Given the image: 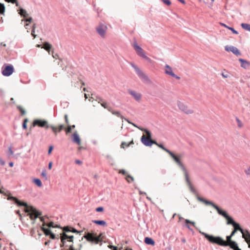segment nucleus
<instances>
[{
    "mask_svg": "<svg viewBox=\"0 0 250 250\" xmlns=\"http://www.w3.org/2000/svg\"><path fill=\"white\" fill-rule=\"evenodd\" d=\"M8 200L14 201L16 204L19 206H24L26 208L25 211L28 213V215L29 216L31 220H35L38 217H40V220L42 222V227H44L46 225V223L44 221V217H41L42 215L41 212L37 210L36 208H34L32 206H28L26 203L21 202L19 201L17 198L13 196H8Z\"/></svg>",
    "mask_w": 250,
    "mask_h": 250,
    "instance_id": "nucleus-1",
    "label": "nucleus"
},
{
    "mask_svg": "<svg viewBox=\"0 0 250 250\" xmlns=\"http://www.w3.org/2000/svg\"><path fill=\"white\" fill-rule=\"evenodd\" d=\"M132 125L135 127L139 128L140 130L144 131L145 134H144L141 139L142 143L145 145L146 146H151L153 144H155L157 145L159 147L161 148L165 151L167 152L168 154L170 152V151L166 147L162 144H158L155 141L152 140L151 139V132L147 130L146 129H145L142 127H138L132 124Z\"/></svg>",
    "mask_w": 250,
    "mask_h": 250,
    "instance_id": "nucleus-2",
    "label": "nucleus"
},
{
    "mask_svg": "<svg viewBox=\"0 0 250 250\" xmlns=\"http://www.w3.org/2000/svg\"><path fill=\"white\" fill-rule=\"evenodd\" d=\"M63 230L64 232H63L60 234V239L61 241V243L60 244L61 247H63L64 246L66 240L70 242H72L74 238L73 235L69 236L65 233V232H71V228H70L68 226L65 227L63 228Z\"/></svg>",
    "mask_w": 250,
    "mask_h": 250,
    "instance_id": "nucleus-3",
    "label": "nucleus"
},
{
    "mask_svg": "<svg viewBox=\"0 0 250 250\" xmlns=\"http://www.w3.org/2000/svg\"><path fill=\"white\" fill-rule=\"evenodd\" d=\"M131 45L138 56L147 61L149 62L151 61L150 59L146 55L145 51L138 44L136 40H134Z\"/></svg>",
    "mask_w": 250,
    "mask_h": 250,
    "instance_id": "nucleus-4",
    "label": "nucleus"
},
{
    "mask_svg": "<svg viewBox=\"0 0 250 250\" xmlns=\"http://www.w3.org/2000/svg\"><path fill=\"white\" fill-rule=\"evenodd\" d=\"M199 232L204 236V237L211 243L217 244L220 246H223V239L219 236H214L209 235L204 232L200 231Z\"/></svg>",
    "mask_w": 250,
    "mask_h": 250,
    "instance_id": "nucleus-5",
    "label": "nucleus"
},
{
    "mask_svg": "<svg viewBox=\"0 0 250 250\" xmlns=\"http://www.w3.org/2000/svg\"><path fill=\"white\" fill-rule=\"evenodd\" d=\"M170 157L175 161V162L177 163V164L179 166V167L181 168L182 170L183 171L184 174H186L188 173V171L184 166V165L182 163L181 159L182 158V156H177L175 155L173 152L170 151L168 154Z\"/></svg>",
    "mask_w": 250,
    "mask_h": 250,
    "instance_id": "nucleus-6",
    "label": "nucleus"
},
{
    "mask_svg": "<svg viewBox=\"0 0 250 250\" xmlns=\"http://www.w3.org/2000/svg\"><path fill=\"white\" fill-rule=\"evenodd\" d=\"M96 31L98 34L102 38H104L106 36L107 27L105 24L100 23L96 28Z\"/></svg>",
    "mask_w": 250,
    "mask_h": 250,
    "instance_id": "nucleus-7",
    "label": "nucleus"
},
{
    "mask_svg": "<svg viewBox=\"0 0 250 250\" xmlns=\"http://www.w3.org/2000/svg\"><path fill=\"white\" fill-rule=\"evenodd\" d=\"M14 72V68L12 65L4 64L2 67V74L4 76H9Z\"/></svg>",
    "mask_w": 250,
    "mask_h": 250,
    "instance_id": "nucleus-8",
    "label": "nucleus"
},
{
    "mask_svg": "<svg viewBox=\"0 0 250 250\" xmlns=\"http://www.w3.org/2000/svg\"><path fill=\"white\" fill-rule=\"evenodd\" d=\"M84 237L87 241L92 242L95 244H98L100 242L99 237H97V236L94 233L88 232Z\"/></svg>",
    "mask_w": 250,
    "mask_h": 250,
    "instance_id": "nucleus-9",
    "label": "nucleus"
},
{
    "mask_svg": "<svg viewBox=\"0 0 250 250\" xmlns=\"http://www.w3.org/2000/svg\"><path fill=\"white\" fill-rule=\"evenodd\" d=\"M165 73L171 77L175 78L176 80L180 79V77L173 72L171 67L168 64H166L165 66Z\"/></svg>",
    "mask_w": 250,
    "mask_h": 250,
    "instance_id": "nucleus-10",
    "label": "nucleus"
},
{
    "mask_svg": "<svg viewBox=\"0 0 250 250\" xmlns=\"http://www.w3.org/2000/svg\"><path fill=\"white\" fill-rule=\"evenodd\" d=\"M36 125L42 127H45L46 128H48L49 127L47 125V122L46 121L40 119H36L33 121V126H35Z\"/></svg>",
    "mask_w": 250,
    "mask_h": 250,
    "instance_id": "nucleus-11",
    "label": "nucleus"
},
{
    "mask_svg": "<svg viewBox=\"0 0 250 250\" xmlns=\"http://www.w3.org/2000/svg\"><path fill=\"white\" fill-rule=\"evenodd\" d=\"M219 214L224 216L227 220V224H231L233 225L235 223L234 220L230 217L227 212L225 211H223L220 209V210L218 212Z\"/></svg>",
    "mask_w": 250,
    "mask_h": 250,
    "instance_id": "nucleus-12",
    "label": "nucleus"
},
{
    "mask_svg": "<svg viewBox=\"0 0 250 250\" xmlns=\"http://www.w3.org/2000/svg\"><path fill=\"white\" fill-rule=\"evenodd\" d=\"M128 92L136 101H139L141 100L142 97L141 94L131 89H128Z\"/></svg>",
    "mask_w": 250,
    "mask_h": 250,
    "instance_id": "nucleus-13",
    "label": "nucleus"
},
{
    "mask_svg": "<svg viewBox=\"0 0 250 250\" xmlns=\"http://www.w3.org/2000/svg\"><path fill=\"white\" fill-rule=\"evenodd\" d=\"M238 61L241 63V67L245 69H248L250 67V61L242 58L238 59Z\"/></svg>",
    "mask_w": 250,
    "mask_h": 250,
    "instance_id": "nucleus-14",
    "label": "nucleus"
},
{
    "mask_svg": "<svg viewBox=\"0 0 250 250\" xmlns=\"http://www.w3.org/2000/svg\"><path fill=\"white\" fill-rule=\"evenodd\" d=\"M184 176L185 177V178H186V182L187 183V185L188 187V188H189L190 189V190L193 192V193H196V189H195V188L193 187V186H192L190 180H189V176H188V173H187V175L186 174H184Z\"/></svg>",
    "mask_w": 250,
    "mask_h": 250,
    "instance_id": "nucleus-15",
    "label": "nucleus"
},
{
    "mask_svg": "<svg viewBox=\"0 0 250 250\" xmlns=\"http://www.w3.org/2000/svg\"><path fill=\"white\" fill-rule=\"evenodd\" d=\"M198 199H199V200H200V201L204 203L206 205L211 206L212 207H213L218 212L220 210V208L217 205H216L213 203H212V202H211L210 201L206 200H205V199H204L203 198H199Z\"/></svg>",
    "mask_w": 250,
    "mask_h": 250,
    "instance_id": "nucleus-16",
    "label": "nucleus"
},
{
    "mask_svg": "<svg viewBox=\"0 0 250 250\" xmlns=\"http://www.w3.org/2000/svg\"><path fill=\"white\" fill-rule=\"evenodd\" d=\"M242 234L243 238L245 239L249 247V245H250V232L248 230L246 229L243 230Z\"/></svg>",
    "mask_w": 250,
    "mask_h": 250,
    "instance_id": "nucleus-17",
    "label": "nucleus"
},
{
    "mask_svg": "<svg viewBox=\"0 0 250 250\" xmlns=\"http://www.w3.org/2000/svg\"><path fill=\"white\" fill-rule=\"evenodd\" d=\"M135 70L140 78L146 80L148 79L147 76L138 67L135 68Z\"/></svg>",
    "mask_w": 250,
    "mask_h": 250,
    "instance_id": "nucleus-18",
    "label": "nucleus"
},
{
    "mask_svg": "<svg viewBox=\"0 0 250 250\" xmlns=\"http://www.w3.org/2000/svg\"><path fill=\"white\" fill-rule=\"evenodd\" d=\"M50 127L52 129V131L56 136L57 132H60L61 130H62L63 129L64 126L63 125H60L58 126L51 125Z\"/></svg>",
    "mask_w": 250,
    "mask_h": 250,
    "instance_id": "nucleus-19",
    "label": "nucleus"
},
{
    "mask_svg": "<svg viewBox=\"0 0 250 250\" xmlns=\"http://www.w3.org/2000/svg\"><path fill=\"white\" fill-rule=\"evenodd\" d=\"M72 141L74 143H76L78 145H81V142L80 137L77 132H75L72 136Z\"/></svg>",
    "mask_w": 250,
    "mask_h": 250,
    "instance_id": "nucleus-20",
    "label": "nucleus"
},
{
    "mask_svg": "<svg viewBox=\"0 0 250 250\" xmlns=\"http://www.w3.org/2000/svg\"><path fill=\"white\" fill-rule=\"evenodd\" d=\"M225 246H229L233 250H241L238 247L237 244L234 241L230 242L229 244L226 243L225 244Z\"/></svg>",
    "mask_w": 250,
    "mask_h": 250,
    "instance_id": "nucleus-21",
    "label": "nucleus"
},
{
    "mask_svg": "<svg viewBox=\"0 0 250 250\" xmlns=\"http://www.w3.org/2000/svg\"><path fill=\"white\" fill-rule=\"evenodd\" d=\"M220 25L223 26V27H224L226 28H227L228 29L230 30L232 33L233 34H238V32L237 31H236L233 27H231V26H229L228 25H227V24H226L225 23H220Z\"/></svg>",
    "mask_w": 250,
    "mask_h": 250,
    "instance_id": "nucleus-22",
    "label": "nucleus"
},
{
    "mask_svg": "<svg viewBox=\"0 0 250 250\" xmlns=\"http://www.w3.org/2000/svg\"><path fill=\"white\" fill-rule=\"evenodd\" d=\"M52 45L48 42H45L43 44V47L45 50H46L49 53H50V49L52 48Z\"/></svg>",
    "mask_w": 250,
    "mask_h": 250,
    "instance_id": "nucleus-23",
    "label": "nucleus"
},
{
    "mask_svg": "<svg viewBox=\"0 0 250 250\" xmlns=\"http://www.w3.org/2000/svg\"><path fill=\"white\" fill-rule=\"evenodd\" d=\"M92 222L96 225L103 226H107V223L104 220H93Z\"/></svg>",
    "mask_w": 250,
    "mask_h": 250,
    "instance_id": "nucleus-24",
    "label": "nucleus"
},
{
    "mask_svg": "<svg viewBox=\"0 0 250 250\" xmlns=\"http://www.w3.org/2000/svg\"><path fill=\"white\" fill-rule=\"evenodd\" d=\"M98 102L99 103H100L101 105L104 108H110V107L109 105V103L104 101L102 99H100V100Z\"/></svg>",
    "mask_w": 250,
    "mask_h": 250,
    "instance_id": "nucleus-25",
    "label": "nucleus"
},
{
    "mask_svg": "<svg viewBox=\"0 0 250 250\" xmlns=\"http://www.w3.org/2000/svg\"><path fill=\"white\" fill-rule=\"evenodd\" d=\"M240 25L243 29L245 30L250 31V24L247 23H242Z\"/></svg>",
    "mask_w": 250,
    "mask_h": 250,
    "instance_id": "nucleus-26",
    "label": "nucleus"
},
{
    "mask_svg": "<svg viewBox=\"0 0 250 250\" xmlns=\"http://www.w3.org/2000/svg\"><path fill=\"white\" fill-rule=\"evenodd\" d=\"M232 53L236 55V56H240L242 55V53L236 47H234Z\"/></svg>",
    "mask_w": 250,
    "mask_h": 250,
    "instance_id": "nucleus-27",
    "label": "nucleus"
},
{
    "mask_svg": "<svg viewBox=\"0 0 250 250\" xmlns=\"http://www.w3.org/2000/svg\"><path fill=\"white\" fill-rule=\"evenodd\" d=\"M145 242L148 245H154L155 244V242L153 240L149 237H146L145 239Z\"/></svg>",
    "mask_w": 250,
    "mask_h": 250,
    "instance_id": "nucleus-28",
    "label": "nucleus"
},
{
    "mask_svg": "<svg viewBox=\"0 0 250 250\" xmlns=\"http://www.w3.org/2000/svg\"><path fill=\"white\" fill-rule=\"evenodd\" d=\"M233 226L234 227V229H235L236 231L237 230H239L240 231L241 233L243 231L244 229H242L240 227V225L238 224V223H236V222H235L234 224H233Z\"/></svg>",
    "mask_w": 250,
    "mask_h": 250,
    "instance_id": "nucleus-29",
    "label": "nucleus"
},
{
    "mask_svg": "<svg viewBox=\"0 0 250 250\" xmlns=\"http://www.w3.org/2000/svg\"><path fill=\"white\" fill-rule=\"evenodd\" d=\"M19 13L21 16L24 17V18L27 17L28 16V14L27 13V12L25 10L21 8L20 9V12Z\"/></svg>",
    "mask_w": 250,
    "mask_h": 250,
    "instance_id": "nucleus-30",
    "label": "nucleus"
},
{
    "mask_svg": "<svg viewBox=\"0 0 250 250\" xmlns=\"http://www.w3.org/2000/svg\"><path fill=\"white\" fill-rule=\"evenodd\" d=\"M33 182L39 187H42V183L41 180L39 179H37V178L34 179L33 180Z\"/></svg>",
    "mask_w": 250,
    "mask_h": 250,
    "instance_id": "nucleus-31",
    "label": "nucleus"
},
{
    "mask_svg": "<svg viewBox=\"0 0 250 250\" xmlns=\"http://www.w3.org/2000/svg\"><path fill=\"white\" fill-rule=\"evenodd\" d=\"M178 106L179 109H186V108H188L187 105H186L180 101L178 102Z\"/></svg>",
    "mask_w": 250,
    "mask_h": 250,
    "instance_id": "nucleus-32",
    "label": "nucleus"
},
{
    "mask_svg": "<svg viewBox=\"0 0 250 250\" xmlns=\"http://www.w3.org/2000/svg\"><path fill=\"white\" fill-rule=\"evenodd\" d=\"M42 230L44 232L46 235H49L52 232L51 231L48 229H45L44 227H41Z\"/></svg>",
    "mask_w": 250,
    "mask_h": 250,
    "instance_id": "nucleus-33",
    "label": "nucleus"
},
{
    "mask_svg": "<svg viewBox=\"0 0 250 250\" xmlns=\"http://www.w3.org/2000/svg\"><path fill=\"white\" fill-rule=\"evenodd\" d=\"M231 237L232 236L229 235V236H227L226 238H227V241H225L223 240V246H225V244H229L230 243V242H233V241L231 240Z\"/></svg>",
    "mask_w": 250,
    "mask_h": 250,
    "instance_id": "nucleus-34",
    "label": "nucleus"
},
{
    "mask_svg": "<svg viewBox=\"0 0 250 250\" xmlns=\"http://www.w3.org/2000/svg\"><path fill=\"white\" fill-rule=\"evenodd\" d=\"M82 245H80L78 247H75L74 245H71L69 246V250H80Z\"/></svg>",
    "mask_w": 250,
    "mask_h": 250,
    "instance_id": "nucleus-35",
    "label": "nucleus"
},
{
    "mask_svg": "<svg viewBox=\"0 0 250 250\" xmlns=\"http://www.w3.org/2000/svg\"><path fill=\"white\" fill-rule=\"evenodd\" d=\"M234 46L231 45H226L225 46V50L227 52H231L233 50V49Z\"/></svg>",
    "mask_w": 250,
    "mask_h": 250,
    "instance_id": "nucleus-36",
    "label": "nucleus"
},
{
    "mask_svg": "<svg viewBox=\"0 0 250 250\" xmlns=\"http://www.w3.org/2000/svg\"><path fill=\"white\" fill-rule=\"evenodd\" d=\"M185 222L186 223V226L187 227L188 229H190V227L188 225V224H191L193 226L195 227V223L194 222H192L189 220H188V219H186L185 220Z\"/></svg>",
    "mask_w": 250,
    "mask_h": 250,
    "instance_id": "nucleus-37",
    "label": "nucleus"
},
{
    "mask_svg": "<svg viewBox=\"0 0 250 250\" xmlns=\"http://www.w3.org/2000/svg\"><path fill=\"white\" fill-rule=\"evenodd\" d=\"M236 121L237 122V126H238V127H239V128L242 127L243 126V124L242 122L237 117L236 118Z\"/></svg>",
    "mask_w": 250,
    "mask_h": 250,
    "instance_id": "nucleus-38",
    "label": "nucleus"
},
{
    "mask_svg": "<svg viewBox=\"0 0 250 250\" xmlns=\"http://www.w3.org/2000/svg\"><path fill=\"white\" fill-rule=\"evenodd\" d=\"M126 180H127L128 183H131L134 181V178L130 175H126Z\"/></svg>",
    "mask_w": 250,
    "mask_h": 250,
    "instance_id": "nucleus-39",
    "label": "nucleus"
},
{
    "mask_svg": "<svg viewBox=\"0 0 250 250\" xmlns=\"http://www.w3.org/2000/svg\"><path fill=\"white\" fill-rule=\"evenodd\" d=\"M167 6H170L171 4V2L170 0H160Z\"/></svg>",
    "mask_w": 250,
    "mask_h": 250,
    "instance_id": "nucleus-40",
    "label": "nucleus"
},
{
    "mask_svg": "<svg viewBox=\"0 0 250 250\" xmlns=\"http://www.w3.org/2000/svg\"><path fill=\"white\" fill-rule=\"evenodd\" d=\"M35 28H36V25H35V24H34L33 26L32 30L31 31V35L34 37V39H35L36 37V35L35 34Z\"/></svg>",
    "mask_w": 250,
    "mask_h": 250,
    "instance_id": "nucleus-41",
    "label": "nucleus"
},
{
    "mask_svg": "<svg viewBox=\"0 0 250 250\" xmlns=\"http://www.w3.org/2000/svg\"><path fill=\"white\" fill-rule=\"evenodd\" d=\"M5 7L3 4L0 3V14H3L4 12Z\"/></svg>",
    "mask_w": 250,
    "mask_h": 250,
    "instance_id": "nucleus-42",
    "label": "nucleus"
},
{
    "mask_svg": "<svg viewBox=\"0 0 250 250\" xmlns=\"http://www.w3.org/2000/svg\"><path fill=\"white\" fill-rule=\"evenodd\" d=\"M45 226H47V227H48L49 228H56V227H58L57 226H55L54 225V223L53 222H50V223H49L48 224H46Z\"/></svg>",
    "mask_w": 250,
    "mask_h": 250,
    "instance_id": "nucleus-43",
    "label": "nucleus"
},
{
    "mask_svg": "<svg viewBox=\"0 0 250 250\" xmlns=\"http://www.w3.org/2000/svg\"><path fill=\"white\" fill-rule=\"evenodd\" d=\"M6 1L8 2H11L12 3H15L17 6H18V2L17 0H5Z\"/></svg>",
    "mask_w": 250,
    "mask_h": 250,
    "instance_id": "nucleus-44",
    "label": "nucleus"
},
{
    "mask_svg": "<svg viewBox=\"0 0 250 250\" xmlns=\"http://www.w3.org/2000/svg\"><path fill=\"white\" fill-rule=\"evenodd\" d=\"M27 122H28V120L27 119H24V122L22 124V127L24 129H26V128H27L26 123Z\"/></svg>",
    "mask_w": 250,
    "mask_h": 250,
    "instance_id": "nucleus-45",
    "label": "nucleus"
},
{
    "mask_svg": "<svg viewBox=\"0 0 250 250\" xmlns=\"http://www.w3.org/2000/svg\"><path fill=\"white\" fill-rule=\"evenodd\" d=\"M42 176L45 178V179H47V175H46V172L45 170H42Z\"/></svg>",
    "mask_w": 250,
    "mask_h": 250,
    "instance_id": "nucleus-46",
    "label": "nucleus"
},
{
    "mask_svg": "<svg viewBox=\"0 0 250 250\" xmlns=\"http://www.w3.org/2000/svg\"><path fill=\"white\" fill-rule=\"evenodd\" d=\"M65 131L66 134H68V133L70 132L71 130V126H69V125L68 127L66 128H65Z\"/></svg>",
    "mask_w": 250,
    "mask_h": 250,
    "instance_id": "nucleus-47",
    "label": "nucleus"
},
{
    "mask_svg": "<svg viewBox=\"0 0 250 250\" xmlns=\"http://www.w3.org/2000/svg\"><path fill=\"white\" fill-rule=\"evenodd\" d=\"M228 72H226V73H225L224 72H222L221 75L224 78H227L229 77L228 74H227Z\"/></svg>",
    "mask_w": 250,
    "mask_h": 250,
    "instance_id": "nucleus-48",
    "label": "nucleus"
},
{
    "mask_svg": "<svg viewBox=\"0 0 250 250\" xmlns=\"http://www.w3.org/2000/svg\"><path fill=\"white\" fill-rule=\"evenodd\" d=\"M25 21L26 22H31L32 21V18L31 17H30L29 18L25 19L24 20H22V21Z\"/></svg>",
    "mask_w": 250,
    "mask_h": 250,
    "instance_id": "nucleus-49",
    "label": "nucleus"
},
{
    "mask_svg": "<svg viewBox=\"0 0 250 250\" xmlns=\"http://www.w3.org/2000/svg\"><path fill=\"white\" fill-rule=\"evenodd\" d=\"M96 210L97 212H102L104 210V208L103 207H98L96 208Z\"/></svg>",
    "mask_w": 250,
    "mask_h": 250,
    "instance_id": "nucleus-50",
    "label": "nucleus"
},
{
    "mask_svg": "<svg viewBox=\"0 0 250 250\" xmlns=\"http://www.w3.org/2000/svg\"><path fill=\"white\" fill-rule=\"evenodd\" d=\"M97 237H99L100 242H101L103 240L104 235L102 233H101L98 236H97Z\"/></svg>",
    "mask_w": 250,
    "mask_h": 250,
    "instance_id": "nucleus-51",
    "label": "nucleus"
},
{
    "mask_svg": "<svg viewBox=\"0 0 250 250\" xmlns=\"http://www.w3.org/2000/svg\"><path fill=\"white\" fill-rule=\"evenodd\" d=\"M8 153L9 155H12L13 154V151L12 150L11 147H9L8 148Z\"/></svg>",
    "mask_w": 250,
    "mask_h": 250,
    "instance_id": "nucleus-52",
    "label": "nucleus"
},
{
    "mask_svg": "<svg viewBox=\"0 0 250 250\" xmlns=\"http://www.w3.org/2000/svg\"><path fill=\"white\" fill-rule=\"evenodd\" d=\"M53 148V147L52 146L49 147L48 151V153L49 155H50L51 153Z\"/></svg>",
    "mask_w": 250,
    "mask_h": 250,
    "instance_id": "nucleus-53",
    "label": "nucleus"
},
{
    "mask_svg": "<svg viewBox=\"0 0 250 250\" xmlns=\"http://www.w3.org/2000/svg\"><path fill=\"white\" fill-rule=\"evenodd\" d=\"M245 173L247 175H249L250 176V167L248 168V169L245 170Z\"/></svg>",
    "mask_w": 250,
    "mask_h": 250,
    "instance_id": "nucleus-54",
    "label": "nucleus"
},
{
    "mask_svg": "<svg viewBox=\"0 0 250 250\" xmlns=\"http://www.w3.org/2000/svg\"><path fill=\"white\" fill-rule=\"evenodd\" d=\"M131 66L135 69V68H137L138 66L133 62H129Z\"/></svg>",
    "mask_w": 250,
    "mask_h": 250,
    "instance_id": "nucleus-55",
    "label": "nucleus"
},
{
    "mask_svg": "<svg viewBox=\"0 0 250 250\" xmlns=\"http://www.w3.org/2000/svg\"><path fill=\"white\" fill-rule=\"evenodd\" d=\"M49 235H50V238L52 239H54L56 238L55 234L52 233V232L51 233V234Z\"/></svg>",
    "mask_w": 250,
    "mask_h": 250,
    "instance_id": "nucleus-56",
    "label": "nucleus"
},
{
    "mask_svg": "<svg viewBox=\"0 0 250 250\" xmlns=\"http://www.w3.org/2000/svg\"><path fill=\"white\" fill-rule=\"evenodd\" d=\"M185 113L186 114H190L192 113V110H185Z\"/></svg>",
    "mask_w": 250,
    "mask_h": 250,
    "instance_id": "nucleus-57",
    "label": "nucleus"
},
{
    "mask_svg": "<svg viewBox=\"0 0 250 250\" xmlns=\"http://www.w3.org/2000/svg\"><path fill=\"white\" fill-rule=\"evenodd\" d=\"M75 163L78 165H81L82 164V162L81 161L79 160H75Z\"/></svg>",
    "mask_w": 250,
    "mask_h": 250,
    "instance_id": "nucleus-58",
    "label": "nucleus"
},
{
    "mask_svg": "<svg viewBox=\"0 0 250 250\" xmlns=\"http://www.w3.org/2000/svg\"><path fill=\"white\" fill-rule=\"evenodd\" d=\"M52 162H49V163L48 164L49 169H51L52 168Z\"/></svg>",
    "mask_w": 250,
    "mask_h": 250,
    "instance_id": "nucleus-59",
    "label": "nucleus"
},
{
    "mask_svg": "<svg viewBox=\"0 0 250 250\" xmlns=\"http://www.w3.org/2000/svg\"><path fill=\"white\" fill-rule=\"evenodd\" d=\"M177 0L183 4H185L186 3V2L185 0Z\"/></svg>",
    "mask_w": 250,
    "mask_h": 250,
    "instance_id": "nucleus-60",
    "label": "nucleus"
},
{
    "mask_svg": "<svg viewBox=\"0 0 250 250\" xmlns=\"http://www.w3.org/2000/svg\"><path fill=\"white\" fill-rule=\"evenodd\" d=\"M71 232L79 233V232L74 228H71Z\"/></svg>",
    "mask_w": 250,
    "mask_h": 250,
    "instance_id": "nucleus-61",
    "label": "nucleus"
},
{
    "mask_svg": "<svg viewBox=\"0 0 250 250\" xmlns=\"http://www.w3.org/2000/svg\"><path fill=\"white\" fill-rule=\"evenodd\" d=\"M110 248L111 249H113V250H118V249H117V248L116 247H114V246H110Z\"/></svg>",
    "mask_w": 250,
    "mask_h": 250,
    "instance_id": "nucleus-62",
    "label": "nucleus"
},
{
    "mask_svg": "<svg viewBox=\"0 0 250 250\" xmlns=\"http://www.w3.org/2000/svg\"><path fill=\"white\" fill-rule=\"evenodd\" d=\"M65 122L66 123L68 124V117H67V116L66 115H65Z\"/></svg>",
    "mask_w": 250,
    "mask_h": 250,
    "instance_id": "nucleus-63",
    "label": "nucleus"
},
{
    "mask_svg": "<svg viewBox=\"0 0 250 250\" xmlns=\"http://www.w3.org/2000/svg\"><path fill=\"white\" fill-rule=\"evenodd\" d=\"M236 232V231L234 229L231 233V234L230 235V236H232L234 235V234L235 233V232Z\"/></svg>",
    "mask_w": 250,
    "mask_h": 250,
    "instance_id": "nucleus-64",
    "label": "nucleus"
}]
</instances>
